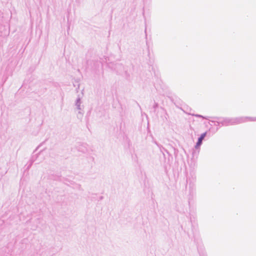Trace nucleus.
Returning <instances> with one entry per match:
<instances>
[{
	"mask_svg": "<svg viewBox=\"0 0 256 256\" xmlns=\"http://www.w3.org/2000/svg\"><path fill=\"white\" fill-rule=\"evenodd\" d=\"M206 132H204L202 134H201L200 136L198 138L197 142H200V144H202V140L206 137Z\"/></svg>",
	"mask_w": 256,
	"mask_h": 256,
	"instance_id": "obj_3",
	"label": "nucleus"
},
{
	"mask_svg": "<svg viewBox=\"0 0 256 256\" xmlns=\"http://www.w3.org/2000/svg\"><path fill=\"white\" fill-rule=\"evenodd\" d=\"M214 121H218V120L214 119V120H210V126H212V125L214 124V125L216 126H218L220 125V124H216V122H214Z\"/></svg>",
	"mask_w": 256,
	"mask_h": 256,
	"instance_id": "obj_5",
	"label": "nucleus"
},
{
	"mask_svg": "<svg viewBox=\"0 0 256 256\" xmlns=\"http://www.w3.org/2000/svg\"><path fill=\"white\" fill-rule=\"evenodd\" d=\"M158 106V103L154 102V105L153 106V108L156 110Z\"/></svg>",
	"mask_w": 256,
	"mask_h": 256,
	"instance_id": "obj_10",
	"label": "nucleus"
},
{
	"mask_svg": "<svg viewBox=\"0 0 256 256\" xmlns=\"http://www.w3.org/2000/svg\"><path fill=\"white\" fill-rule=\"evenodd\" d=\"M154 144L158 146V143L156 142H154Z\"/></svg>",
	"mask_w": 256,
	"mask_h": 256,
	"instance_id": "obj_19",
	"label": "nucleus"
},
{
	"mask_svg": "<svg viewBox=\"0 0 256 256\" xmlns=\"http://www.w3.org/2000/svg\"><path fill=\"white\" fill-rule=\"evenodd\" d=\"M186 183L187 184H189L190 188H192L193 186V184L192 183V181L190 180V178H187L186 179Z\"/></svg>",
	"mask_w": 256,
	"mask_h": 256,
	"instance_id": "obj_4",
	"label": "nucleus"
},
{
	"mask_svg": "<svg viewBox=\"0 0 256 256\" xmlns=\"http://www.w3.org/2000/svg\"><path fill=\"white\" fill-rule=\"evenodd\" d=\"M33 162L32 160L30 162V164L27 166V168H26V170H28L30 169V168L32 166V163H33Z\"/></svg>",
	"mask_w": 256,
	"mask_h": 256,
	"instance_id": "obj_9",
	"label": "nucleus"
},
{
	"mask_svg": "<svg viewBox=\"0 0 256 256\" xmlns=\"http://www.w3.org/2000/svg\"><path fill=\"white\" fill-rule=\"evenodd\" d=\"M160 149V151L162 152V148H164L161 144H159L157 146Z\"/></svg>",
	"mask_w": 256,
	"mask_h": 256,
	"instance_id": "obj_15",
	"label": "nucleus"
},
{
	"mask_svg": "<svg viewBox=\"0 0 256 256\" xmlns=\"http://www.w3.org/2000/svg\"><path fill=\"white\" fill-rule=\"evenodd\" d=\"M104 197L102 196H100V200H102L103 199Z\"/></svg>",
	"mask_w": 256,
	"mask_h": 256,
	"instance_id": "obj_18",
	"label": "nucleus"
},
{
	"mask_svg": "<svg viewBox=\"0 0 256 256\" xmlns=\"http://www.w3.org/2000/svg\"><path fill=\"white\" fill-rule=\"evenodd\" d=\"M160 149V151L162 152V148H164L161 144H159L157 146Z\"/></svg>",
	"mask_w": 256,
	"mask_h": 256,
	"instance_id": "obj_13",
	"label": "nucleus"
},
{
	"mask_svg": "<svg viewBox=\"0 0 256 256\" xmlns=\"http://www.w3.org/2000/svg\"><path fill=\"white\" fill-rule=\"evenodd\" d=\"M190 198H188V203H189V204H190Z\"/></svg>",
	"mask_w": 256,
	"mask_h": 256,
	"instance_id": "obj_20",
	"label": "nucleus"
},
{
	"mask_svg": "<svg viewBox=\"0 0 256 256\" xmlns=\"http://www.w3.org/2000/svg\"><path fill=\"white\" fill-rule=\"evenodd\" d=\"M201 145L202 144H200V142H197L195 146V148L198 149Z\"/></svg>",
	"mask_w": 256,
	"mask_h": 256,
	"instance_id": "obj_8",
	"label": "nucleus"
},
{
	"mask_svg": "<svg viewBox=\"0 0 256 256\" xmlns=\"http://www.w3.org/2000/svg\"><path fill=\"white\" fill-rule=\"evenodd\" d=\"M80 146L82 147V148H78V150L81 151L82 152H84L86 150V148L83 145H80Z\"/></svg>",
	"mask_w": 256,
	"mask_h": 256,
	"instance_id": "obj_7",
	"label": "nucleus"
},
{
	"mask_svg": "<svg viewBox=\"0 0 256 256\" xmlns=\"http://www.w3.org/2000/svg\"><path fill=\"white\" fill-rule=\"evenodd\" d=\"M162 150L166 152L170 156H171L170 154L169 153V152H168V150H166L165 148H162Z\"/></svg>",
	"mask_w": 256,
	"mask_h": 256,
	"instance_id": "obj_11",
	"label": "nucleus"
},
{
	"mask_svg": "<svg viewBox=\"0 0 256 256\" xmlns=\"http://www.w3.org/2000/svg\"><path fill=\"white\" fill-rule=\"evenodd\" d=\"M190 220L192 224V222H193V221H194V220H192V217H190Z\"/></svg>",
	"mask_w": 256,
	"mask_h": 256,
	"instance_id": "obj_16",
	"label": "nucleus"
},
{
	"mask_svg": "<svg viewBox=\"0 0 256 256\" xmlns=\"http://www.w3.org/2000/svg\"><path fill=\"white\" fill-rule=\"evenodd\" d=\"M75 105L76 106V109L80 110L78 114V118H82V117L83 112H82L81 110L82 109L83 106H81V100L79 96L76 100Z\"/></svg>",
	"mask_w": 256,
	"mask_h": 256,
	"instance_id": "obj_2",
	"label": "nucleus"
},
{
	"mask_svg": "<svg viewBox=\"0 0 256 256\" xmlns=\"http://www.w3.org/2000/svg\"><path fill=\"white\" fill-rule=\"evenodd\" d=\"M160 149V151L162 152V148H164L161 144H159L157 146Z\"/></svg>",
	"mask_w": 256,
	"mask_h": 256,
	"instance_id": "obj_12",
	"label": "nucleus"
},
{
	"mask_svg": "<svg viewBox=\"0 0 256 256\" xmlns=\"http://www.w3.org/2000/svg\"><path fill=\"white\" fill-rule=\"evenodd\" d=\"M160 149V151L162 152V148H164L161 144H159L157 146Z\"/></svg>",
	"mask_w": 256,
	"mask_h": 256,
	"instance_id": "obj_14",
	"label": "nucleus"
},
{
	"mask_svg": "<svg viewBox=\"0 0 256 256\" xmlns=\"http://www.w3.org/2000/svg\"><path fill=\"white\" fill-rule=\"evenodd\" d=\"M192 115L194 116H195L196 117H197V118H204L206 120L208 119V117H205V116H202V115L198 114H192Z\"/></svg>",
	"mask_w": 256,
	"mask_h": 256,
	"instance_id": "obj_6",
	"label": "nucleus"
},
{
	"mask_svg": "<svg viewBox=\"0 0 256 256\" xmlns=\"http://www.w3.org/2000/svg\"><path fill=\"white\" fill-rule=\"evenodd\" d=\"M146 38H147L146 29H145Z\"/></svg>",
	"mask_w": 256,
	"mask_h": 256,
	"instance_id": "obj_17",
	"label": "nucleus"
},
{
	"mask_svg": "<svg viewBox=\"0 0 256 256\" xmlns=\"http://www.w3.org/2000/svg\"><path fill=\"white\" fill-rule=\"evenodd\" d=\"M162 153L164 156L165 157V154L163 152H162Z\"/></svg>",
	"mask_w": 256,
	"mask_h": 256,
	"instance_id": "obj_21",
	"label": "nucleus"
},
{
	"mask_svg": "<svg viewBox=\"0 0 256 256\" xmlns=\"http://www.w3.org/2000/svg\"><path fill=\"white\" fill-rule=\"evenodd\" d=\"M213 118L218 120V121H214V122H216L218 124H220L221 126L238 124L245 122L248 120L252 121L256 120V118L248 116H241L232 118L215 116Z\"/></svg>",
	"mask_w": 256,
	"mask_h": 256,
	"instance_id": "obj_1",
	"label": "nucleus"
}]
</instances>
